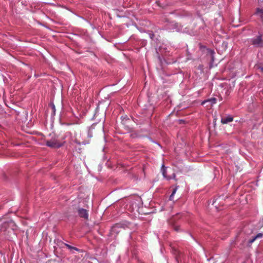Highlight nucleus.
<instances>
[{
	"instance_id": "20e7f679",
	"label": "nucleus",
	"mask_w": 263,
	"mask_h": 263,
	"mask_svg": "<svg viewBox=\"0 0 263 263\" xmlns=\"http://www.w3.org/2000/svg\"><path fill=\"white\" fill-rule=\"evenodd\" d=\"M263 237V234L262 233H259L256 235L252 236L247 242V244L250 246L253 242H254L256 239L261 238Z\"/></svg>"
},
{
	"instance_id": "4468645a",
	"label": "nucleus",
	"mask_w": 263,
	"mask_h": 263,
	"mask_svg": "<svg viewBox=\"0 0 263 263\" xmlns=\"http://www.w3.org/2000/svg\"><path fill=\"white\" fill-rule=\"evenodd\" d=\"M258 69L260 70V71L263 73V67H259Z\"/></svg>"
},
{
	"instance_id": "39448f33",
	"label": "nucleus",
	"mask_w": 263,
	"mask_h": 263,
	"mask_svg": "<svg viewBox=\"0 0 263 263\" xmlns=\"http://www.w3.org/2000/svg\"><path fill=\"white\" fill-rule=\"evenodd\" d=\"M233 120V117L232 116H228L226 118H222L221 119V122L223 124H228Z\"/></svg>"
},
{
	"instance_id": "f257e3e1",
	"label": "nucleus",
	"mask_w": 263,
	"mask_h": 263,
	"mask_svg": "<svg viewBox=\"0 0 263 263\" xmlns=\"http://www.w3.org/2000/svg\"><path fill=\"white\" fill-rule=\"evenodd\" d=\"M46 144L48 147L52 148H58L63 145V142L60 141L58 138L55 136L50 140H46Z\"/></svg>"
},
{
	"instance_id": "423d86ee",
	"label": "nucleus",
	"mask_w": 263,
	"mask_h": 263,
	"mask_svg": "<svg viewBox=\"0 0 263 263\" xmlns=\"http://www.w3.org/2000/svg\"><path fill=\"white\" fill-rule=\"evenodd\" d=\"M217 99L215 98H212L210 99L204 100L201 103L202 105H204L206 103H209L210 104V106H212L213 104H215L216 103Z\"/></svg>"
},
{
	"instance_id": "9d476101",
	"label": "nucleus",
	"mask_w": 263,
	"mask_h": 263,
	"mask_svg": "<svg viewBox=\"0 0 263 263\" xmlns=\"http://www.w3.org/2000/svg\"><path fill=\"white\" fill-rule=\"evenodd\" d=\"M177 253H178V255L176 257V260L178 262H179V261H181V258L182 254H181V252H180L179 251L177 252Z\"/></svg>"
},
{
	"instance_id": "1a4fd4ad",
	"label": "nucleus",
	"mask_w": 263,
	"mask_h": 263,
	"mask_svg": "<svg viewBox=\"0 0 263 263\" xmlns=\"http://www.w3.org/2000/svg\"><path fill=\"white\" fill-rule=\"evenodd\" d=\"M177 187L178 186H176L175 188H174L173 189L172 193L170 197V200H172L173 199V196H174V194H175V193L176 192V191L177 190Z\"/></svg>"
},
{
	"instance_id": "6e6552de",
	"label": "nucleus",
	"mask_w": 263,
	"mask_h": 263,
	"mask_svg": "<svg viewBox=\"0 0 263 263\" xmlns=\"http://www.w3.org/2000/svg\"><path fill=\"white\" fill-rule=\"evenodd\" d=\"M173 220H171L170 221V224L172 225V228L174 230V231L176 232H178L180 230V227L178 225H177L175 223H172Z\"/></svg>"
},
{
	"instance_id": "f03ea898",
	"label": "nucleus",
	"mask_w": 263,
	"mask_h": 263,
	"mask_svg": "<svg viewBox=\"0 0 263 263\" xmlns=\"http://www.w3.org/2000/svg\"><path fill=\"white\" fill-rule=\"evenodd\" d=\"M252 43L256 47H262L263 46V41L261 35L257 36L256 38L252 40Z\"/></svg>"
},
{
	"instance_id": "dca6fc26",
	"label": "nucleus",
	"mask_w": 263,
	"mask_h": 263,
	"mask_svg": "<svg viewBox=\"0 0 263 263\" xmlns=\"http://www.w3.org/2000/svg\"><path fill=\"white\" fill-rule=\"evenodd\" d=\"M9 223L10 224H13V222L12 221H10L9 222Z\"/></svg>"
},
{
	"instance_id": "2eb2a0df",
	"label": "nucleus",
	"mask_w": 263,
	"mask_h": 263,
	"mask_svg": "<svg viewBox=\"0 0 263 263\" xmlns=\"http://www.w3.org/2000/svg\"><path fill=\"white\" fill-rule=\"evenodd\" d=\"M52 108H53V111H55V106L54 105H52Z\"/></svg>"
},
{
	"instance_id": "ddd939ff",
	"label": "nucleus",
	"mask_w": 263,
	"mask_h": 263,
	"mask_svg": "<svg viewBox=\"0 0 263 263\" xmlns=\"http://www.w3.org/2000/svg\"><path fill=\"white\" fill-rule=\"evenodd\" d=\"M210 52H211L212 55V60H213V54L214 53V51L210 50Z\"/></svg>"
},
{
	"instance_id": "0eeeda50",
	"label": "nucleus",
	"mask_w": 263,
	"mask_h": 263,
	"mask_svg": "<svg viewBox=\"0 0 263 263\" xmlns=\"http://www.w3.org/2000/svg\"><path fill=\"white\" fill-rule=\"evenodd\" d=\"M255 14L259 16L261 21L263 22V9L257 8Z\"/></svg>"
},
{
	"instance_id": "f3484780",
	"label": "nucleus",
	"mask_w": 263,
	"mask_h": 263,
	"mask_svg": "<svg viewBox=\"0 0 263 263\" xmlns=\"http://www.w3.org/2000/svg\"><path fill=\"white\" fill-rule=\"evenodd\" d=\"M118 225L115 226V227H114V228H116V227H118Z\"/></svg>"
},
{
	"instance_id": "7ed1b4c3",
	"label": "nucleus",
	"mask_w": 263,
	"mask_h": 263,
	"mask_svg": "<svg viewBox=\"0 0 263 263\" xmlns=\"http://www.w3.org/2000/svg\"><path fill=\"white\" fill-rule=\"evenodd\" d=\"M79 216L81 217L84 218L85 219H87L88 218V211L79 208L78 210Z\"/></svg>"
},
{
	"instance_id": "9b49d317",
	"label": "nucleus",
	"mask_w": 263,
	"mask_h": 263,
	"mask_svg": "<svg viewBox=\"0 0 263 263\" xmlns=\"http://www.w3.org/2000/svg\"><path fill=\"white\" fill-rule=\"evenodd\" d=\"M65 246H66V247H67V248H68L69 249H70V250H77V251H78V249H77V248L74 247H72V246H70L69 245L65 244Z\"/></svg>"
},
{
	"instance_id": "f8f14e48",
	"label": "nucleus",
	"mask_w": 263,
	"mask_h": 263,
	"mask_svg": "<svg viewBox=\"0 0 263 263\" xmlns=\"http://www.w3.org/2000/svg\"><path fill=\"white\" fill-rule=\"evenodd\" d=\"M162 174L163 175V176L165 177V178H167V176H166V172L165 171V169L164 168V166H163V168H162Z\"/></svg>"
}]
</instances>
